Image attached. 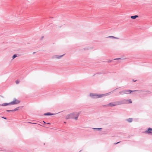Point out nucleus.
Listing matches in <instances>:
<instances>
[{
	"label": "nucleus",
	"mask_w": 152,
	"mask_h": 152,
	"mask_svg": "<svg viewBox=\"0 0 152 152\" xmlns=\"http://www.w3.org/2000/svg\"><path fill=\"white\" fill-rule=\"evenodd\" d=\"M19 81L18 80H17L15 81V83L16 84H18L19 83Z\"/></svg>",
	"instance_id": "obj_18"
},
{
	"label": "nucleus",
	"mask_w": 152,
	"mask_h": 152,
	"mask_svg": "<svg viewBox=\"0 0 152 152\" xmlns=\"http://www.w3.org/2000/svg\"><path fill=\"white\" fill-rule=\"evenodd\" d=\"M138 16L137 15H135L134 16H131L130 18L133 19H136V18H138Z\"/></svg>",
	"instance_id": "obj_11"
},
{
	"label": "nucleus",
	"mask_w": 152,
	"mask_h": 152,
	"mask_svg": "<svg viewBox=\"0 0 152 152\" xmlns=\"http://www.w3.org/2000/svg\"><path fill=\"white\" fill-rule=\"evenodd\" d=\"M103 106L107 107V106H109L107 105H107H103Z\"/></svg>",
	"instance_id": "obj_20"
},
{
	"label": "nucleus",
	"mask_w": 152,
	"mask_h": 152,
	"mask_svg": "<svg viewBox=\"0 0 152 152\" xmlns=\"http://www.w3.org/2000/svg\"><path fill=\"white\" fill-rule=\"evenodd\" d=\"M80 112H75L70 113L72 115L71 116L72 118L75 119L76 120L77 119L79 115L80 114Z\"/></svg>",
	"instance_id": "obj_4"
},
{
	"label": "nucleus",
	"mask_w": 152,
	"mask_h": 152,
	"mask_svg": "<svg viewBox=\"0 0 152 152\" xmlns=\"http://www.w3.org/2000/svg\"><path fill=\"white\" fill-rule=\"evenodd\" d=\"M133 81L134 82H135V81H136V80H134Z\"/></svg>",
	"instance_id": "obj_29"
},
{
	"label": "nucleus",
	"mask_w": 152,
	"mask_h": 152,
	"mask_svg": "<svg viewBox=\"0 0 152 152\" xmlns=\"http://www.w3.org/2000/svg\"><path fill=\"white\" fill-rule=\"evenodd\" d=\"M2 118H4V119H6V118L5 117H2Z\"/></svg>",
	"instance_id": "obj_24"
},
{
	"label": "nucleus",
	"mask_w": 152,
	"mask_h": 152,
	"mask_svg": "<svg viewBox=\"0 0 152 152\" xmlns=\"http://www.w3.org/2000/svg\"><path fill=\"white\" fill-rule=\"evenodd\" d=\"M115 104H113L111 103H109V104H107V105L109 106L110 107H113L117 105V104H116L115 103Z\"/></svg>",
	"instance_id": "obj_9"
},
{
	"label": "nucleus",
	"mask_w": 152,
	"mask_h": 152,
	"mask_svg": "<svg viewBox=\"0 0 152 152\" xmlns=\"http://www.w3.org/2000/svg\"><path fill=\"white\" fill-rule=\"evenodd\" d=\"M92 48L90 47H87L84 48V50H88L92 49Z\"/></svg>",
	"instance_id": "obj_13"
},
{
	"label": "nucleus",
	"mask_w": 152,
	"mask_h": 152,
	"mask_svg": "<svg viewBox=\"0 0 152 152\" xmlns=\"http://www.w3.org/2000/svg\"><path fill=\"white\" fill-rule=\"evenodd\" d=\"M107 37L114 38V39H119L117 37H114L113 36H110L108 37Z\"/></svg>",
	"instance_id": "obj_14"
},
{
	"label": "nucleus",
	"mask_w": 152,
	"mask_h": 152,
	"mask_svg": "<svg viewBox=\"0 0 152 152\" xmlns=\"http://www.w3.org/2000/svg\"><path fill=\"white\" fill-rule=\"evenodd\" d=\"M19 107H16V108H15L14 109V111L18 110H19Z\"/></svg>",
	"instance_id": "obj_16"
},
{
	"label": "nucleus",
	"mask_w": 152,
	"mask_h": 152,
	"mask_svg": "<svg viewBox=\"0 0 152 152\" xmlns=\"http://www.w3.org/2000/svg\"><path fill=\"white\" fill-rule=\"evenodd\" d=\"M43 122H44V124H46V123L45 122V121H43Z\"/></svg>",
	"instance_id": "obj_26"
},
{
	"label": "nucleus",
	"mask_w": 152,
	"mask_h": 152,
	"mask_svg": "<svg viewBox=\"0 0 152 152\" xmlns=\"http://www.w3.org/2000/svg\"><path fill=\"white\" fill-rule=\"evenodd\" d=\"M137 91H132L131 90H124L122 91H120L119 94L120 95H124L125 94H129L131 93V92Z\"/></svg>",
	"instance_id": "obj_3"
},
{
	"label": "nucleus",
	"mask_w": 152,
	"mask_h": 152,
	"mask_svg": "<svg viewBox=\"0 0 152 152\" xmlns=\"http://www.w3.org/2000/svg\"><path fill=\"white\" fill-rule=\"evenodd\" d=\"M10 104V102L9 103H3L2 104H0V105L2 106H5L7 105H11V104Z\"/></svg>",
	"instance_id": "obj_7"
},
{
	"label": "nucleus",
	"mask_w": 152,
	"mask_h": 152,
	"mask_svg": "<svg viewBox=\"0 0 152 152\" xmlns=\"http://www.w3.org/2000/svg\"><path fill=\"white\" fill-rule=\"evenodd\" d=\"M17 56H18L17 55H16V54L14 55L12 57V59H14L16 57H17Z\"/></svg>",
	"instance_id": "obj_15"
},
{
	"label": "nucleus",
	"mask_w": 152,
	"mask_h": 152,
	"mask_svg": "<svg viewBox=\"0 0 152 152\" xmlns=\"http://www.w3.org/2000/svg\"><path fill=\"white\" fill-rule=\"evenodd\" d=\"M20 102V101L17 99L16 98H14L13 100L10 102L11 105H15L19 104Z\"/></svg>",
	"instance_id": "obj_5"
},
{
	"label": "nucleus",
	"mask_w": 152,
	"mask_h": 152,
	"mask_svg": "<svg viewBox=\"0 0 152 152\" xmlns=\"http://www.w3.org/2000/svg\"><path fill=\"white\" fill-rule=\"evenodd\" d=\"M66 122H64V123L66 124Z\"/></svg>",
	"instance_id": "obj_30"
},
{
	"label": "nucleus",
	"mask_w": 152,
	"mask_h": 152,
	"mask_svg": "<svg viewBox=\"0 0 152 152\" xmlns=\"http://www.w3.org/2000/svg\"><path fill=\"white\" fill-rule=\"evenodd\" d=\"M43 38V36L42 37V39Z\"/></svg>",
	"instance_id": "obj_27"
},
{
	"label": "nucleus",
	"mask_w": 152,
	"mask_h": 152,
	"mask_svg": "<svg viewBox=\"0 0 152 152\" xmlns=\"http://www.w3.org/2000/svg\"><path fill=\"white\" fill-rule=\"evenodd\" d=\"M64 55V54L62 55H60V56H58V55H55V56H53V58H56L59 59L61 57H62Z\"/></svg>",
	"instance_id": "obj_6"
},
{
	"label": "nucleus",
	"mask_w": 152,
	"mask_h": 152,
	"mask_svg": "<svg viewBox=\"0 0 152 152\" xmlns=\"http://www.w3.org/2000/svg\"><path fill=\"white\" fill-rule=\"evenodd\" d=\"M71 115H72L71 114L67 115L65 117L66 119H68L70 118H72Z\"/></svg>",
	"instance_id": "obj_8"
},
{
	"label": "nucleus",
	"mask_w": 152,
	"mask_h": 152,
	"mask_svg": "<svg viewBox=\"0 0 152 152\" xmlns=\"http://www.w3.org/2000/svg\"><path fill=\"white\" fill-rule=\"evenodd\" d=\"M106 94H100L91 93L90 94V96L93 99H96L102 97L104 96Z\"/></svg>",
	"instance_id": "obj_2"
},
{
	"label": "nucleus",
	"mask_w": 152,
	"mask_h": 152,
	"mask_svg": "<svg viewBox=\"0 0 152 152\" xmlns=\"http://www.w3.org/2000/svg\"><path fill=\"white\" fill-rule=\"evenodd\" d=\"M120 142H117V143H114V144H118V143H119Z\"/></svg>",
	"instance_id": "obj_19"
},
{
	"label": "nucleus",
	"mask_w": 152,
	"mask_h": 152,
	"mask_svg": "<svg viewBox=\"0 0 152 152\" xmlns=\"http://www.w3.org/2000/svg\"><path fill=\"white\" fill-rule=\"evenodd\" d=\"M81 151H81H80L79 152H80Z\"/></svg>",
	"instance_id": "obj_32"
},
{
	"label": "nucleus",
	"mask_w": 152,
	"mask_h": 152,
	"mask_svg": "<svg viewBox=\"0 0 152 152\" xmlns=\"http://www.w3.org/2000/svg\"><path fill=\"white\" fill-rule=\"evenodd\" d=\"M118 89V88H116V89H115V90H116V89Z\"/></svg>",
	"instance_id": "obj_31"
},
{
	"label": "nucleus",
	"mask_w": 152,
	"mask_h": 152,
	"mask_svg": "<svg viewBox=\"0 0 152 152\" xmlns=\"http://www.w3.org/2000/svg\"><path fill=\"white\" fill-rule=\"evenodd\" d=\"M10 110H6V111H7V112H10Z\"/></svg>",
	"instance_id": "obj_22"
},
{
	"label": "nucleus",
	"mask_w": 152,
	"mask_h": 152,
	"mask_svg": "<svg viewBox=\"0 0 152 152\" xmlns=\"http://www.w3.org/2000/svg\"><path fill=\"white\" fill-rule=\"evenodd\" d=\"M56 114H53V113H45L44 114V115H55Z\"/></svg>",
	"instance_id": "obj_10"
},
{
	"label": "nucleus",
	"mask_w": 152,
	"mask_h": 152,
	"mask_svg": "<svg viewBox=\"0 0 152 152\" xmlns=\"http://www.w3.org/2000/svg\"><path fill=\"white\" fill-rule=\"evenodd\" d=\"M10 111H12V112H14V110H10Z\"/></svg>",
	"instance_id": "obj_21"
},
{
	"label": "nucleus",
	"mask_w": 152,
	"mask_h": 152,
	"mask_svg": "<svg viewBox=\"0 0 152 152\" xmlns=\"http://www.w3.org/2000/svg\"><path fill=\"white\" fill-rule=\"evenodd\" d=\"M28 123H31V124H36V123H32L30 122H29Z\"/></svg>",
	"instance_id": "obj_25"
},
{
	"label": "nucleus",
	"mask_w": 152,
	"mask_h": 152,
	"mask_svg": "<svg viewBox=\"0 0 152 152\" xmlns=\"http://www.w3.org/2000/svg\"><path fill=\"white\" fill-rule=\"evenodd\" d=\"M47 124H50V123H47Z\"/></svg>",
	"instance_id": "obj_28"
},
{
	"label": "nucleus",
	"mask_w": 152,
	"mask_h": 152,
	"mask_svg": "<svg viewBox=\"0 0 152 152\" xmlns=\"http://www.w3.org/2000/svg\"><path fill=\"white\" fill-rule=\"evenodd\" d=\"M93 129H97L98 130H100L102 129V128H93Z\"/></svg>",
	"instance_id": "obj_17"
},
{
	"label": "nucleus",
	"mask_w": 152,
	"mask_h": 152,
	"mask_svg": "<svg viewBox=\"0 0 152 152\" xmlns=\"http://www.w3.org/2000/svg\"><path fill=\"white\" fill-rule=\"evenodd\" d=\"M126 121H127L131 123L132 122L133 119L132 118H129L126 119Z\"/></svg>",
	"instance_id": "obj_12"
},
{
	"label": "nucleus",
	"mask_w": 152,
	"mask_h": 152,
	"mask_svg": "<svg viewBox=\"0 0 152 152\" xmlns=\"http://www.w3.org/2000/svg\"><path fill=\"white\" fill-rule=\"evenodd\" d=\"M132 101L130 99H123L122 100L118 101L114 103H115L117 105L125 104L131 103Z\"/></svg>",
	"instance_id": "obj_1"
},
{
	"label": "nucleus",
	"mask_w": 152,
	"mask_h": 152,
	"mask_svg": "<svg viewBox=\"0 0 152 152\" xmlns=\"http://www.w3.org/2000/svg\"><path fill=\"white\" fill-rule=\"evenodd\" d=\"M120 58H116V59H114V60H118V59H120Z\"/></svg>",
	"instance_id": "obj_23"
}]
</instances>
